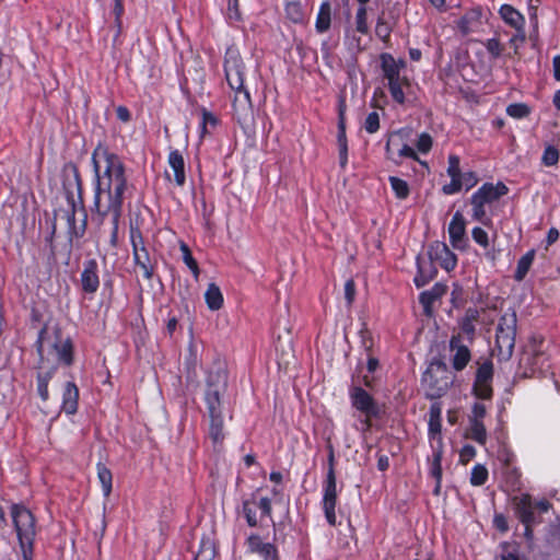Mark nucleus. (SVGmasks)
Masks as SVG:
<instances>
[{
    "label": "nucleus",
    "mask_w": 560,
    "mask_h": 560,
    "mask_svg": "<svg viewBox=\"0 0 560 560\" xmlns=\"http://www.w3.org/2000/svg\"><path fill=\"white\" fill-rule=\"evenodd\" d=\"M97 177L96 218L102 226V234L108 237L110 246L115 248L122 194L127 186L122 163L116 155L106 154V168Z\"/></svg>",
    "instance_id": "nucleus-1"
},
{
    "label": "nucleus",
    "mask_w": 560,
    "mask_h": 560,
    "mask_svg": "<svg viewBox=\"0 0 560 560\" xmlns=\"http://www.w3.org/2000/svg\"><path fill=\"white\" fill-rule=\"evenodd\" d=\"M224 70L226 82L234 91V114L241 121L252 113L250 89L260 82L258 65L250 54L231 47L225 54Z\"/></svg>",
    "instance_id": "nucleus-2"
},
{
    "label": "nucleus",
    "mask_w": 560,
    "mask_h": 560,
    "mask_svg": "<svg viewBox=\"0 0 560 560\" xmlns=\"http://www.w3.org/2000/svg\"><path fill=\"white\" fill-rule=\"evenodd\" d=\"M38 393L42 399L48 398V381L59 364L71 365L73 361L72 345L57 326L45 325L37 341Z\"/></svg>",
    "instance_id": "nucleus-3"
},
{
    "label": "nucleus",
    "mask_w": 560,
    "mask_h": 560,
    "mask_svg": "<svg viewBox=\"0 0 560 560\" xmlns=\"http://www.w3.org/2000/svg\"><path fill=\"white\" fill-rule=\"evenodd\" d=\"M63 189L70 205L67 209H59L55 219L60 223H67L70 235L81 237L86 229V214L82 208L78 210L74 202V197L81 196V178L73 163H68L63 167Z\"/></svg>",
    "instance_id": "nucleus-4"
},
{
    "label": "nucleus",
    "mask_w": 560,
    "mask_h": 560,
    "mask_svg": "<svg viewBox=\"0 0 560 560\" xmlns=\"http://www.w3.org/2000/svg\"><path fill=\"white\" fill-rule=\"evenodd\" d=\"M207 384L208 390L206 394V400L211 420L210 438L212 439L213 443L218 444L221 443L224 439L220 396L226 387L225 373L223 371L210 373L207 380Z\"/></svg>",
    "instance_id": "nucleus-5"
},
{
    "label": "nucleus",
    "mask_w": 560,
    "mask_h": 560,
    "mask_svg": "<svg viewBox=\"0 0 560 560\" xmlns=\"http://www.w3.org/2000/svg\"><path fill=\"white\" fill-rule=\"evenodd\" d=\"M517 317L515 312L504 313L497 328L495 348L493 353L502 361L511 359L515 346Z\"/></svg>",
    "instance_id": "nucleus-6"
},
{
    "label": "nucleus",
    "mask_w": 560,
    "mask_h": 560,
    "mask_svg": "<svg viewBox=\"0 0 560 560\" xmlns=\"http://www.w3.org/2000/svg\"><path fill=\"white\" fill-rule=\"evenodd\" d=\"M452 383V373L442 362L431 363L422 377V384L430 398L441 397L448 389Z\"/></svg>",
    "instance_id": "nucleus-7"
},
{
    "label": "nucleus",
    "mask_w": 560,
    "mask_h": 560,
    "mask_svg": "<svg viewBox=\"0 0 560 560\" xmlns=\"http://www.w3.org/2000/svg\"><path fill=\"white\" fill-rule=\"evenodd\" d=\"M11 516L14 528L18 534L20 546L34 545L36 528L35 517L24 505L13 504L11 506Z\"/></svg>",
    "instance_id": "nucleus-8"
},
{
    "label": "nucleus",
    "mask_w": 560,
    "mask_h": 560,
    "mask_svg": "<svg viewBox=\"0 0 560 560\" xmlns=\"http://www.w3.org/2000/svg\"><path fill=\"white\" fill-rule=\"evenodd\" d=\"M508 191V187L502 182H499L495 185L491 183L482 185L471 197L472 217L476 220L486 223L487 218L485 205L498 200L500 197L506 195Z\"/></svg>",
    "instance_id": "nucleus-9"
},
{
    "label": "nucleus",
    "mask_w": 560,
    "mask_h": 560,
    "mask_svg": "<svg viewBox=\"0 0 560 560\" xmlns=\"http://www.w3.org/2000/svg\"><path fill=\"white\" fill-rule=\"evenodd\" d=\"M335 454H328V474L327 486L324 495L325 515L330 525L336 524L335 506L337 501L336 476H335Z\"/></svg>",
    "instance_id": "nucleus-10"
},
{
    "label": "nucleus",
    "mask_w": 560,
    "mask_h": 560,
    "mask_svg": "<svg viewBox=\"0 0 560 560\" xmlns=\"http://www.w3.org/2000/svg\"><path fill=\"white\" fill-rule=\"evenodd\" d=\"M131 243L137 267L141 270L144 278L151 279L154 267L149 256V252L143 244V238L139 230L131 229Z\"/></svg>",
    "instance_id": "nucleus-11"
},
{
    "label": "nucleus",
    "mask_w": 560,
    "mask_h": 560,
    "mask_svg": "<svg viewBox=\"0 0 560 560\" xmlns=\"http://www.w3.org/2000/svg\"><path fill=\"white\" fill-rule=\"evenodd\" d=\"M493 377V366L491 361L486 360L479 364L474 384V392L477 397L489 399L492 396L491 381Z\"/></svg>",
    "instance_id": "nucleus-12"
},
{
    "label": "nucleus",
    "mask_w": 560,
    "mask_h": 560,
    "mask_svg": "<svg viewBox=\"0 0 560 560\" xmlns=\"http://www.w3.org/2000/svg\"><path fill=\"white\" fill-rule=\"evenodd\" d=\"M428 255L431 261L439 262L446 271L453 270L457 262L455 254L443 242L436 241L432 243Z\"/></svg>",
    "instance_id": "nucleus-13"
},
{
    "label": "nucleus",
    "mask_w": 560,
    "mask_h": 560,
    "mask_svg": "<svg viewBox=\"0 0 560 560\" xmlns=\"http://www.w3.org/2000/svg\"><path fill=\"white\" fill-rule=\"evenodd\" d=\"M351 400L355 409L363 412L368 417H377L380 413L378 406L373 397L363 388L357 386L351 390Z\"/></svg>",
    "instance_id": "nucleus-14"
},
{
    "label": "nucleus",
    "mask_w": 560,
    "mask_h": 560,
    "mask_svg": "<svg viewBox=\"0 0 560 560\" xmlns=\"http://www.w3.org/2000/svg\"><path fill=\"white\" fill-rule=\"evenodd\" d=\"M515 513L523 524H534L536 522L534 514V504L529 494H522L513 499Z\"/></svg>",
    "instance_id": "nucleus-15"
},
{
    "label": "nucleus",
    "mask_w": 560,
    "mask_h": 560,
    "mask_svg": "<svg viewBox=\"0 0 560 560\" xmlns=\"http://www.w3.org/2000/svg\"><path fill=\"white\" fill-rule=\"evenodd\" d=\"M465 220L460 212H456L448 226L452 245L457 249L465 248Z\"/></svg>",
    "instance_id": "nucleus-16"
},
{
    "label": "nucleus",
    "mask_w": 560,
    "mask_h": 560,
    "mask_svg": "<svg viewBox=\"0 0 560 560\" xmlns=\"http://www.w3.org/2000/svg\"><path fill=\"white\" fill-rule=\"evenodd\" d=\"M451 349L455 350L453 357V368L457 371L463 370L470 360V351L466 346L460 345V337L454 336L450 342Z\"/></svg>",
    "instance_id": "nucleus-17"
},
{
    "label": "nucleus",
    "mask_w": 560,
    "mask_h": 560,
    "mask_svg": "<svg viewBox=\"0 0 560 560\" xmlns=\"http://www.w3.org/2000/svg\"><path fill=\"white\" fill-rule=\"evenodd\" d=\"M170 168L174 174V180L178 186L185 184V161L178 151H172L168 156Z\"/></svg>",
    "instance_id": "nucleus-18"
},
{
    "label": "nucleus",
    "mask_w": 560,
    "mask_h": 560,
    "mask_svg": "<svg viewBox=\"0 0 560 560\" xmlns=\"http://www.w3.org/2000/svg\"><path fill=\"white\" fill-rule=\"evenodd\" d=\"M445 292L446 287L444 284L436 283L431 290L424 291L420 294V303L423 305L425 315H432V303L445 294Z\"/></svg>",
    "instance_id": "nucleus-19"
},
{
    "label": "nucleus",
    "mask_w": 560,
    "mask_h": 560,
    "mask_svg": "<svg viewBox=\"0 0 560 560\" xmlns=\"http://www.w3.org/2000/svg\"><path fill=\"white\" fill-rule=\"evenodd\" d=\"M97 265L94 260L88 262L85 269L82 272L81 281L85 292H95L98 288V277L96 275Z\"/></svg>",
    "instance_id": "nucleus-20"
},
{
    "label": "nucleus",
    "mask_w": 560,
    "mask_h": 560,
    "mask_svg": "<svg viewBox=\"0 0 560 560\" xmlns=\"http://www.w3.org/2000/svg\"><path fill=\"white\" fill-rule=\"evenodd\" d=\"M79 389L74 383L68 382L63 393L62 410L73 415L78 409Z\"/></svg>",
    "instance_id": "nucleus-21"
},
{
    "label": "nucleus",
    "mask_w": 560,
    "mask_h": 560,
    "mask_svg": "<svg viewBox=\"0 0 560 560\" xmlns=\"http://www.w3.org/2000/svg\"><path fill=\"white\" fill-rule=\"evenodd\" d=\"M205 300L210 311H219L223 307L224 298L215 283H210L205 292Z\"/></svg>",
    "instance_id": "nucleus-22"
},
{
    "label": "nucleus",
    "mask_w": 560,
    "mask_h": 560,
    "mask_svg": "<svg viewBox=\"0 0 560 560\" xmlns=\"http://www.w3.org/2000/svg\"><path fill=\"white\" fill-rule=\"evenodd\" d=\"M381 61L384 77L388 80V82L402 78L400 75V71L398 70L396 59H394L393 56L389 54H383L381 56Z\"/></svg>",
    "instance_id": "nucleus-23"
},
{
    "label": "nucleus",
    "mask_w": 560,
    "mask_h": 560,
    "mask_svg": "<svg viewBox=\"0 0 560 560\" xmlns=\"http://www.w3.org/2000/svg\"><path fill=\"white\" fill-rule=\"evenodd\" d=\"M501 18L512 27L520 31L522 28L524 19L513 7L503 4L500 9Z\"/></svg>",
    "instance_id": "nucleus-24"
},
{
    "label": "nucleus",
    "mask_w": 560,
    "mask_h": 560,
    "mask_svg": "<svg viewBox=\"0 0 560 560\" xmlns=\"http://www.w3.org/2000/svg\"><path fill=\"white\" fill-rule=\"evenodd\" d=\"M339 135H338V143H339V154H340V166L343 168L348 161V145L346 138V125L343 113L340 112L339 115Z\"/></svg>",
    "instance_id": "nucleus-25"
},
{
    "label": "nucleus",
    "mask_w": 560,
    "mask_h": 560,
    "mask_svg": "<svg viewBox=\"0 0 560 560\" xmlns=\"http://www.w3.org/2000/svg\"><path fill=\"white\" fill-rule=\"evenodd\" d=\"M404 86L409 88V80L406 77L388 82L392 97L399 104L405 102Z\"/></svg>",
    "instance_id": "nucleus-26"
},
{
    "label": "nucleus",
    "mask_w": 560,
    "mask_h": 560,
    "mask_svg": "<svg viewBox=\"0 0 560 560\" xmlns=\"http://www.w3.org/2000/svg\"><path fill=\"white\" fill-rule=\"evenodd\" d=\"M97 477L103 487L104 497L108 498L113 488V475L103 464H97Z\"/></svg>",
    "instance_id": "nucleus-27"
},
{
    "label": "nucleus",
    "mask_w": 560,
    "mask_h": 560,
    "mask_svg": "<svg viewBox=\"0 0 560 560\" xmlns=\"http://www.w3.org/2000/svg\"><path fill=\"white\" fill-rule=\"evenodd\" d=\"M469 422L470 428L469 432L467 433V438H470L471 440L480 444H485L487 441V431L483 425V422L477 420H469Z\"/></svg>",
    "instance_id": "nucleus-28"
},
{
    "label": "nucleus",
    "mask_w": 560,
    "mask_h": 560,
    "mask_svg": "<svg viewBox=\"0 0 560 560\" xmlns=\"http://www.w3.org/2000/svg\"><path fill=\"white\" fill-rule=\"evenodd\" d=\"M534 257L535 250H529L528 253L521 257V259L517 262V268L514 275L515 280L522 281L525 278L534 260Z\"/></svg>",
    "instance_id": "nucleus-29"
},
{
    "label": "nucleus",
    "mask_w": 560,
    "mask_h": 560,
    "mask_svg": "<svg viewBox=\"0 0 560 560\" xmlns=\"http://www.w3.org/2000/svg\"><path fill=\"white\" fill-rule=\"evenodd\" d=\"M330 26V4L328 2H324L320 5V10L316 21V28L319 32H325Z\"/></svg>",
    "instance_id": "nucleus-30"
},
{
    "label": "nucleus",
    "mask_w": 560,
    "mask_h": 560,
    "mask_svg": "<svg viewBox=\"0 0 560 560\" xmlns=\"http://www.w3.org/2000/svg\"><path fill=\"white\" fill-rule=\"evenodd\" d=\"M215 556V546L210 538L202 539L200 549L198 550L195 560H212Z\"/></svg>",
    "instance_id": "nucleus-31"
},
{
    "label": "nucleus",
    "mask_w": 560,
    "mask_h": 560,
    "mask_svg": "<svg viewBox=\"0 0 560 560\" xmlns=\"http://www.w3.org/2000/svg\"><path fill=\"white\" fill-rule=\"evenodd\" d=\"M179 248L183 253L184 262L188 266V268L192 271L195 278L197 279L199 276V267L197 261L194 259L188 245L184 242H180Z\"/></svg>",
    "instance_id": "nucleus-32"
},
{
    "label": "nucleus",
    "mask_w": 560,
    "mask_h": 560,
    "mask_svg": "<svg viewBox=\"0 0 560 560\" xmlns=\"http://www.w3.org/2000/svg\"><path fill=\"white\" fill-rule=\"evenodd\" d=\"M389 182H390L393 190L395 191L396 196L399 199H405L408 197L409 186H408L407 182H405L398 177H395V176H392L389 178Z\"/></svg>",
    "instance_id": "nucleus-33"
},
{
    "label": "nucleus",
    "mask_w": 560,
    "mask_h": 560,
    "mask_svg": "<svg viewBox=\"0 0 560 560\" xmlns=\"http://www.w3.org/2000/svg\"><path fill=\"white\" fill-rule=\"evenodd\" d=\"M506 113L513 118H524L529 115L530 109L524 103H515L508 106Z\"/></svg>",
    "instance_id": "nucleus-34"
},
{
    "label": "nucleus",
    "mask_w": 560,
    "mask_h": 560,
    "mask_svg": "<svg viewBox=\"0 0 560 560\" xmlns=\"http://www.w3.org/2000/svg\"><path fill=\"white\" fill-rule=\"evenodd\" d=\"M392 26L390 24L385 20L384 14L378 16L377 24L375 27L376 35L382 40H387L390 35Z\"/></svg>",
    "instance_id": "nucleus-35"
},
{
    "label": "nucleus",
    "mask_w": 560,
    "mask_h": 560,
    "mask_svg": "<svg viewBox=\"0 0 560 560\" xmlns=\"http://www.w3.org/2000/svg\"><path fill=\"white\" fill-rule=\"evenodd\" d=\"M488 470L482 465H476L471 471L470 481L474 486H481L486 482Z\"/></svg>",
    "instance_id": "nucleus-36"
},
{
    "label": "nucleus",
    "mask_w": 560,
    "mask_h": 560,
    "mask_svg": "<svg viewBox=\"0 0 560 560\" xmlns=\"http://www.w3.org/2000/svg\"><path fill=\"white\" fill-rule=\"evenodd\" d=\"M285 13L287 16L295 23L301 22L303 20V12L301 5L296 2L288 3L285 8Z\"/></svg>",
    "instance_id": "nucleus-37"
},
{
    "label": "nucleus",
    "mask_w": 560,
    "mask_h": 560,
    "mask_svg": "<svg viewBox=\"0 0 560 560\" xmlns=\"http://www.w3.org/2000/svg\"><path fill=\"white\" fill-rule=\"evenodd\" d=\"M486 48L493 58H499L504 50V46L499 38L488 39L486 43Z\"/></svg>",
    "instance_id": "nucleus-38"
},
{
    "label": "nucleus",
    "mask_w": 560,
    "mask_h": 560,
    "mask_svg": "<svg viewBox=\"0 0 560 560\" xmlns=\"http://www.w3.org/2000/svg\"><path fill=\"white\" fill-rule=\"evenodd\" d=\"M559 161V151L555 147H547L544 155H542V163L546 166H552L556 165Z\"/></svg>",
    "instance_id": "nucleus-39"
},
{
    "label": "nucleus",
    "mask_w": 560,
    "mask_h": 560,
    "mask_svg": "<svg viewBox=\"0 0 560 560\" xmlns=\"http://www.w3.org/2000/svg\"><path fill=\"white\" fill-rule=\"evenodd\" d=\"M419 276L415 278V283L418 288L423 287L430 279L433 278V271L427 272L420 259H418Z\"/></svg>",
    "instance_id": "nucleus-40"
},
{
    "label": "nucleus",
    "mask_w": 560,
    "mask_h": 560,
    "mask_svg": "<svg viewBox=\"0 0 560 560\" xmlns=\"http://www.w3.org/2000/svg\"><path fill=\"white\" fill-rule=\"evenodd\" d=\"M364 128L369 133H374L380 128V116L376 112L369 114L365 119Z\"/></svg>",
    "instance_id": "nucleus-41"
},
{
    "label": "nucleus",
    "mask_w": 560,
    "mask_h": 560,
    "mask_svg": "<svg viewBox=\"0 0 560 560\" xmlns=\"http://www.w3.org/2000/svg\"><path fill=\"white\" fill-rule=\"evenodd\" d=\"M447 174L452 177H462L459 168V159L456 155H450Z\"/></svg>",
    "instance_id": "nucleus-42"
},
{
    "label": "nucleus",
    "mask_w": 560,
    "mask_h": 560,
    "mask_svg": "<svg viewBox=\"0 0 560 560\" xmlns=\"http://www.w3.org/2000/svg\"><path fill=\"white\" fill-rule=\"evenodd\" d=\"M357 31L365 34L368 32L366 9L361 7L357 13Z\"/></svg>",
    "instance_id": "nucleus-43"
},
{
    "label": "nucleus",
    "mask_w": 560,
    "mask_h": 560,
    "mask_svg": "<svg viewBox=\"0 0 560 560\" xmlns=\"http://www.w3.org/2000/svg\"><path fill=\"white\" fill-rule=\"evenodd\" d=\"M479 13H472L471 15H465L458 21V27L462 31L463 35H467L471 28H470V22L472 20H478Z\"/></svg>",
    "instance_id": "nucleus-44"
},
{
    "label": "nucleus",
    "mask_w": 560,
    "mask_h": 560,
    "mask_svg": "<svg viewBox=\"0 0 560 560\" xmlns=\"http://www.w3.org/2000/svg\"><path fill=\"white\" fill-rule=\"evenodd\" d=\"M249 550L252 552H260L261 549H264L268 542H264L261 538L257 535H252L247 539Z\"/></svg>",
    "instance_id": "nucleus-45"
},
{
    "label": "nucleus",
    "mask_w": 560,
    "mask_h": 560,
    "mask_svg": "<svg viewBox=\"0 0 560 560\" xmlns=\"http://www.w3.org/2000/svg\"><path fill=\"white\" fill-rule=\"evenodd\" d=\"M431 147H432L431 136L429 133H421L418 139V142H417L418 150L422 153H427L430 151Z\"/></svg>",
    "instance_id": "nucleus-46"
},
{
    "label": "nucleus",
    "mask_w": 560,
    "mask_h": 560,
    "mask_svg": "<svg viewBox=\"0 0 560 560\" xmlns=\"http://www.w3.org/2000/svg\"><path fill=\"white\" fill-rule=\"evenodd\" d=\"M258 553L262 556L265 560H280L278 550L272 544H267Z\"/></svg>",
    "instance_id": "nucleus-47"
},
{
    "label": "nucleus",
    "mask_w": 560,
    "mask_h": 560,
    "mask_svg": "<svg viewBox=\"0 0 560 560\" xmlns=\"http://www.w3.org/2000/svg\"><path fill=\"white\" fill-rule=\"evenodd\" d=\"M463 186L462 177L452 178V182L443 186V192L452 195L460 190Z\"/></svg>",
    "instance_id": "nucleus-48"
},
{
    "label": "nucleus",
    "mask_w": 560,
    "mask_h": 560,
    "mask_svg": "<svg viewBox=\"0 0 560 560\" xmlns=\"http://www.w3.org/2000/svg\"><path fill=\"white\" fill-rule=\"evenodd\" d=\"M345 296L348 304L351 305L355 296V283L352 279L347 280L345 284Z\"/></svg>",
    "instance_id": "nucleus-49"
},
{
    "label": "nucleus",
    "mask_w": 560,
    "mask_h": 560,
    "mask_svg": "<svg viewBox=\"0 0 560 560\" xmlns=\"http://www.w3.org/2000/svg\"><path fill=\"white\" fill-rule=\"evenodd\" d=\"M472 238L481 246H488V235L481 228H475L472 230Z\"/></svg>",
    "instance_id": "nucleus-50"
},
{
    "label": "nucleus",
    "mask_w": 560,
    "mask_h": 560,
    "mask_svg": "<svg viewBox=\"0 0 560 560\" xmlns=\"http://www.w3.org/2000/svg\"><path fill=\"white\" fill-rule=\"evenodd\" d=\"M476 455V451L471 445H466L462 448L459 458L463 464H467Z\"/></svg>",
    "instance_id": "nucleus-51"
},
{
    "label": "nucleus",
    "mask_w": 560,
    "mask_h": 560,
    "mask_svg": "<svg viewBox=\"0 0 560 560\" xmlns=\"http://www.w3.org/2000/svg\"><path fill=\"white\" fill-rule=\"evenodd\" d=\"M202 135L207 132V126L211 125L212 127L217 126L218 119L206 109L202 110Z\"/></svg>",
    "instance_id": "nucleus-52"
},
{
    "label": "nucleus",
    "mask_w": 560,
    "mask_h": 560,
    "mask_svg": "<svg viewBox=\"0 0 560 560\" xmlns=\"http://www.w3.org/2000/svg\"><path fill=\"white\" fill-rule=\"evenodd\" d=\"M432 475L436 478L438 482L441 479L442 476V468H441V453L438 452L434 455L433 463H432Z\"/></svg>",
    "instance_id": "nucleus-53"
},
{
    "label": "nucleus",
    "mask_w": 560,
    "mask_h": 560,
    "mask_svg": "<svg viewBox=\"0 0 560 560\" xmlns=\"http://www.w3.org/2000/svg\"><path fill=\"white\" fill-rule=\"evenodd\" d=\"M228 11L230 19H234L236 21L241 20L242 16L238 8V0H230Z\"/></svg>",
    "instance_id": "nucleus-54"
},
{
    "label": "nucleus",
    "mask_w": 560,
    "mask_h": 560,
    "mask_svg": "<svg viewBox=\"0 0 560 560\" xmlns=\"http://www.w3.org/2000/svg\"><path fill=\"white\" fill-rule=\"evenodd\" d=\"M486 416V407L482 404H475L472 407V416L470 420L482 421Z\"/></svg>",
    "instance_id": "nucleus-55"
},
{
    "label": "nucleus",
    "mask_w": 560,
    "mask_h": 560,
    "mask_svg": "<svg viewBox=\"0 0 560 560\" xmlns=\"http://www.w3.org/2000/svg\"><path fill=\"white\" fill-rule=\"evenodd\" d=\"M493 523H494V526H495L500 532H506V530L509 529L508 521H506L505 516H504V515H502V514H497V515L494 516Z\"/></svg>",
    "instance_id": "nucleus-56"
},
{
    "label": "nucleus",
    "mask_w": 560,
    "mask_h": 560,
    "mask_svg": "<svg viewBox=\"0 0 560 560\" xmlns=\"http://www.w3.org/2000/svg\"><path fill=\"white\" fill-rule=\"evenodd\" d=\"M386 96H385V93L383 90L381 89H377L375 92H374V97H373V101H372V106L373 107H377V108H383V105L381 103V101H385Z\"/></svg>",
    "instance_id": "nucleus-57"
},
{
    "label": "nucleus",
    "mask_w": 560,
    "mask_h": 560,
    "mask_svg": "<svg viewBox=\"0 0 560 560\" xmlns=\"http://www.w3.org/2000/svg\"><path fill=\"white\" fill-rule=\"evenodd\" d=\"M429 431L432 436L439 435L441 433V422L440 419H430L429 421Z\"/></svg>",
    "instance_id": "nucleus-58"
},
{
    "label": "nucleus",
    "mask_w": 560,
    "mask_h": 560,
    "mask_svg": "<svg viewBox=\"0 0 560 560\" xmlns=\"http://www.w3.org/2000/svg\"><path fill=\"white\" fill-rule=\"evenodd\" d=\"M462 182L463 184H465L467 186V188H471L472 186L476 185L477 183V177L475 175V173L472 172H469V173H466L463 177H462Z\"/></svg>",
    "instance_id": "nucleus-59"
},
{
    "label": "nucleus",
    "mask_w": 560,
    "mask_h": 560,
    "mask_svg": "<svg viewBox=\"0 0 560 560\" xmlns=\"http://www.w3.org/2000/svg\"><path fill=\"white\" fill-rule=\"evenodd\" d=\"M462 331L466 334L468 337H472L475 332V325L474 323H470L469 320L463 319L462 322Z\"/></svg>",
    "instance_id": "nucleus-60"
},
{
    "label": "nucleus",
    "mask_w": 560,
    "mask_h": 560,
    "mask_svg": "<svg viewBox=\"0 0 560 560\" xmlns=\"http://www.w3.org/2000/svg\"><path fill=\"white\" fill-rule=\"evenodd\" d=\"M259 508L262 511V513L267 516L271 513V502L268 498H262L259 502Z\"/></svg>",
    "instance_id": "nucleus-61"
},
{
    "label": "nucleus",
    "mask_w": 560,
    "mask_h": 560,
    "mask_svg": "<svg viewBox=\"0 0 560 560\" xmlns=\"http://www.w3.org/2000/svg\"><path fill=\"white\" fill-rule=\"evenodd\" d=\"M479 318V311L476 308L467 310L464 319L469 320L470 323L477 322Z\"/></svg>",
    "instance_id": "nucleus-62"
},
{
    "label": "nucleus",
    "mask_w": 560,
    "mask_h": 560,
    "mask_svg": "<svg viewBox=\"0 0 560 560\" xmlns=\"http://www.w3.org/2000/svg\"><path fill=\"white\" fill-rule=\"evenodd\" d=\"M117 113V117L121 120V121H128L130 119V113L128 110V108L124 107V106H119L116 110Z\"/></svg>",
    "instance_id": "nucleus-63"
},
{
    "label": "nucleus",
    "mask_w": 560,
    "mask_h": 560,
    "mask_svg": "<svg viewBox=\"0 0 560 560\" xmlns=\"http://www.w3.org/2000/svg\"><path fill=\"white\" fill-rule=\"evenodd\" d=\"M20 548L22 551L23 560H32L33 559L34 545L26 546V547L20 546Z\"/></svg>",
    "instance_id": "nucleus-64"
}]
</instances>
